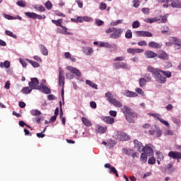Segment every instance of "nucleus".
Listing matches in <instances>:
<instances>
[{"mask_svg": "<svg viewBox=\"0 0 181 181\" xmlns=\"http://www.w3.org/2000/svg\"><path fill=\"white\" fill-rule=\"evenodd\" d=\"M134 148H136V150L139 151V152H142V148L144 147V145H142V143H141L139 141H138L137 139L134 140Z\"/></svg>", "mask_w": 181, "mask_h": 181, "instance_id": "nucleus-14", "label": "nucleus"}, {"mask_svg": "<svg viewBox=\"0 0 181 181\" xmlns=\"http://www.w3.org/2000/svg\"><path fill=\"white\" fill-rule=\"evenodd\" d=\"M160 122H162L163 125H165V127H168V128L170 127V124H169V122H168V121L163 119H160Z\"/></svg>", "mask_w": 181, "mask_h": 181, "instance_id": "nucleus-52", "label": "nucleus"}, {"mask_svg": "<svg viewBox=\"0 0 181 181\" xmlns=\"http://www.w3.org/2000/svg\"><path fill=\"white\" fill-rule=\"evenodd\" d=\"M116 141L115 140H110L109 143L107 144V148L111 149V148H114L116 145Z\"/></svg>", "mask_w": 181, "mask_h": 181, "instance_id": "nucleus-35", "label": "nucleus"}, {"mask_svg": "<svg viewBox=\"0 0 181 181\" xmlns=\"http://www.w3.org/2000/svg\"><path fill=\"white\" fill-rule=\"evenodd\" d=\"M107 8V4L104 2H102L100 5V11H105Z\"/></svg>", "mask_w": 181, "mask_h": 181, "instance_id": "nucleus-55", "label": "nucleus"}, {"mask_svg": "<svg viewBox=\"0 0 181 181\" xmlns=\"http://www.w3.org/2000/svg\"><path fill=\"white\" fill-rule=\"evenodd\" d=\"M30 80L31 81L28 83L30 88H32L33 90H40L44 94H50V93H52L50 89H49L46 85L41 83L39 86V79H37V78H31Z\"/></svg>", "mask_w": 181, "mask_h": 181, "instance_id": "nucleus-2", "label": "nucleus"}, {"mask_svg": "<svg viewBox=\"0 0 181 181\" xmlns=\"http://www.w3.org/2000/svg\"><path fill=\"white\" fill-rule=\"evenodd\" d=\"M35 18H36V19L41 21V19H46V16H45V15L40 16L39 14H36Z\"/></svg>", "mask_w": 181, "mask_h": 181, "instance_id": "nucleus-58", "label": "nucleus"}, {"mask_svg": "<svg viewBox=\"0 0 181 181\" xmlns=\"http://www.w3.org/2000/svg\"><path fill=\"white\" fill-rule=\"evenodd\" d=\"M122 62H115L113 63V69L115 70H119L121 69Z\"/></svg>", "mask_w": 181, "mask_h": 181, "instance_id": "nucleus-37", "label": "nucleus"}, {"mask_svg": "<svg viewBox=\"0 0 181 181\" xmlns=\"http://www.w3.org/2000/svg\"><path fill=\"white\" fill-rule=\"evenodd\" d=\"M25 62H29V64H31V66H33V67L35 69L40 66V64L38 62H33L29 59H25Z\"/></svg>", "mask_w": 181, "mask_h": 181, "instance_id": "nucleus-20", "label": "nucleus"}, {"mask_svg": "<svg viewBox=\"0 0 181 181\" xmlns=\"http://www.w3.org/2000/svg\"><path fill=\"white\" fill-rule=\"evenodd\" d=\"M4 17L6 18V19H8V21H13L14 18H13V16H9L8 14H4Z\"/></svg>", "mask_w": 181, "mask_h": 181, "instance_id": "nucleus-59", "label": "nucleus"}, {"mask_svg": "<svg viewBox=\"0 0 181 181\" xmlns=\"http://www.w3.org/2000/svg\"><path fill=\"white\" fill-rule=\"evenodd\" d=\"M47 98L49 101H52V100H56V96L54 95H49Z\"/></svg>", "mask_w": 181, "mask_h": 181, "instance_id": "nucleus-64", "label": "nucleus"}, {"mask_svg": "<svg viewBox=\"0 0 181 181\" xmlns=\"http://www.w3.org/2000/svg\"><path fill=\"white\" fill-rule=\"evenodd\" d=\"M5 34L7 36H11V37H13L14 39H16L18 37V35H14L13 33H12V31H10V30H6L5 31Z\"/></svg>", "mask_w": 181, "mask_h": 181, "instance_id": "nucleus-31", "label": "nucleus"}, {"mask_svg": "<svg viewBox=\"0 0 181 181\" xmlns=\"http://www.w3.org/2000/svg\"><path fill=\"white\" fill-rule=\"evenodd\" d=\"M82 52L86 55L90 56L94 53V50L90 47H82Z\"/></svg>", "mask_w": 181, "mask_h": 181, "instance_id": "nucleus-15", "label": "nucleus"}, {"mask_svg": "<svg viewBox=\"0 0 181 181\" xmlns=\"http://www.w3.org/2000/svg\"><path fill=\"white\" fill-rule=\"evenodd\" d=\"M144 78L147 83H149V81H151L152 80V76H151V74H146L144 75Z\"/></svg>", "mask_w": 181, "mask_h": 181, "instance_id": "nucleus-45", "label": "nucleus"}, {"mask_svg": "<svg viewBox=\"0 0 181 181\" xmlns=\"http://www.w3.org/2000/svg\"><path fill=\"white\" fill-rule=\"evenodd\" d=\"M36 13L33 12H25V16L30 18V19H36Z\"/></svg>", "mask_w": 181, "mask_h": 181, "instance_id": "nucleus-25", "label": "nucleus"}, {"mask_svg": "<svg viewBox=\"0 0 181 181\" xmlns=\"http://www.w3.org/2000/svg\"><path fill=\"white\" fill-rule=\"evenodd\" d=\"M127 53H130V54H136L139 53H144V49L139 48H129L127 49Z\"/></svg>", "mask_w": 181, "mask_h": 181, "instance_id": "nucleus-11", "label": "nucleus"}, {"mask_svg": "<svg viewBox=\"0 0 181 181\" xmlns=\"http://www.w3.org/2000/svg\"><path fill=\"white\" fill-rule=\"evenodd\" d=\"M132 26L133 29H136V28H139V26H141V23H139V21H135L134 22H133Z\"/></svg>", "mask_w": 181, "mask_h": 181, "instance_id": "nucleus-41", "label": "nucleus"}, {"mask_svg": "<svg viewBox=\"0 0 181 181\" xmlns=\"http://www.w3.org/2000/svg\"><path fill=\"white\" fill-rule=\"evenodd\" d=\"M66 78H68V80H71V79L74 78V74H66Z\"/></svg>", "mask_w": 181, "mask_h": 181, "instance_id": "nucleus-60", "label": "nucleus"}, {"mask_svg": "<svg viewBox=\"0 0 181 181\" xmlns=\"http://www.w3.org/2000/svg\"><path fill=\"white\" fill-rule=\"evenodd\" d=\"M0 67H6V69H9L11 67V62L9 61H5L4 63H0Z\"/></svg>", "mask_w": 181, "mask_h": 181, "instance_id": "nucleus-29", "label": "nucleus"}, {"mask_svg": "<svg viewBox=\"0 0 181 181\" xmlns=\"http://www.w3.org/2000/svg\"><path fill=\"white\" fill-rule=\"evenodd\" d=\"M163 135H165V136H172V135H173V132L169 130V129H165L164 130V132H163Z\"/></svg>", "mask_w": 181, "mask_h": 181, "instance_id": "nucleus-38", "label": "nucleus"}, {"mask_svg": "<svg viewBox=\"0 0 181 181\" xmlns=\"http://www.w3.org/2000/svg\"><path fill=\"white\" fill-rule=\"evenodd\" d=\"M86 83L88 86H90V87H92V88H95V90H98V86L94 83L93 81L87 79L86 81Z\"/></svg>", "mask_w": 181, "mask_h": 181, "instance_id": "nucleus-19", "label": "nucleus"}, {"mask_svg": "<svg viewBox=\"0 0 181 181\" xmlns=\"http://www.w3.org/2000/svg\"><path fill=\"white\" fill-rule=\"evenodd\" d=\"M83 21H85V22H93V18L85 16H83Z\"/></svg>", "mask_w": 181, "mask_h": 181, "instance_id": "nucleus-56", "label": "nucleus"}, {"mask_svg": "<svg viewBox=\"0 0 181 181\" xmlns=\"http://www.w3.org/2000/svg\"><path fill=\"white\" fill-rule=\"evenodd\" d=\"M121 69H124L125 70H129L130 66L128 64L125 62H122Z\"/></svg>", "mask_w": 181, "mask_h": 181, "instance_id": "nucleus-49", "label": "nucleus"}, {"mask_svg": "<svg viewBox=\"0 0 181 181\" xmlns=\"http://www.w3.org/2000/svg\"><path fill=\"white\" fill-rule=\"evenodd\" d=\"M158 21H160L161 23H166L168 18L165 16H160V18H158Z\"/></svg>", "mask_w": 181, "mask_h": 181, "instance_id": "nucleus-51", "label": "nucleus"}, {"mask_svg": "<svg viewBox=\"0 0 181 181\" xmlns=\"http://www.w3.org/2000/svg\"><path fill=\"white\" fill-rule=\"evenodd\" d=\"M16 5H18V6H21V8H25L26 6V2L23 1H19L16 2Z\"/></svg>", "mask_w": 181, "mask_h": 181, "instance_id": "nucleus-43", "label": "nucleus"}, {"mask_svg": "<svg viewBox=\"0 0 181 181\" xmlns=\"http://www.w3.org/2000/svg\"><path fill=\"white\" fill-rule=\"evenodd\" d=\"M34 9H36L37 11H39L40 12H45L46 11V8L43 6H40L38 4H35L33 6Z\"/></svg>", "mask_w": 181, "mask_h": 181, "instance_id": "nucleus-23", "label": "nucleus"}, {"mask_svg": "<svg viewBox=\"0 0 181 181\" xmlns=\"http://www.w3.org/2000/svg\"><path fill=\"white\" fill-rule=\"evenodd\" d=\"M156 136L157 138H159L160 136H162V130H160V129H159V127H156Z\"/></svg>", "mask_w": 181, "mask_h": 181, "instance_id": "nucleus-46", "label": "nucleus"}, {"mask_svg": "<svg viewBox=\"0 0 181 181\" xmlns=\"http://www.w3.org/2000/svg\"><path fill=\"white\" fill-rule=\"evenodd\" d=\"M149 165H155L156 163V160L153 157H150L148 160Z\"/></svg>", "mask_w": 181, "mask_h": 181, "instance_id": "nucleus-44", "label": "nucleus"}, {"mask_svg": "<svg viewBox=\"0 0 181 181\" xmlns=\"http://www.w3.org/2000/svg\"><path fill=\"white\" fill-rule=\"evenodd\" d=\"M169 158H172V159H177V162L181 159V153L178 151H170L168 153Z\"/></svg>", "mask_w": 181, "mask_h": 181, "instance_id": "nucleus-8", "label": "nucleus"}, {"mask_svg": "<svg viewBox=\"0 0 181 181\" xmlns=\"http://www.w3.org/2000/svg\"><path fill=\"white\" fill-rule=\"evenodd\" d=\"M139 46H148V43L145 40H141L137 42Z\"/></svg>", "mask_w": 181, "mask_h": 181, "instance_id": "nucleus-54", "label": "nucleus"}, {"mask_svg": "<svg viewBox=\"0 0 181 181\" xmlns=\"http://www.w3.org/2000/svg\"><path fill=\"white\" fill-rule=\"evenodd\" d=\"M147 71L153 74L157 83H160L161 84L166 83V77L168 78H170V77H172V73L170 71H165L159 68H154L151 65L147 66Z\"/></svg>", "mask_w": 181, "mask_h": 181, "instance_id": "nucleus-1", "label": "nucleus"}, {"mask_svg": "<svg viewBox=\"0 0 181 181\" xmlns=\"http://www.w3.org/2000/svg\"><path fill=\"white\" fill-rule=\"evenodd\" d=\"M102 121H104L105 124H109L110 125H112L114 122V118L111 117L110 116H107L105 117H101Z\"/></svg>", "mask_w": 181, "mask_h": 181, "instance_id": "nucleus-16", "label": "nucleus"}, {"mask_svg": "<svg viewBox=\"0 0 181 181\" xmlns=\"http://www.w3.org/2000/svg\"><path fill=\"white\" fill-rule=\"evenodd\" d=\"M125 60V57H117L114 59V62H124Z\"/></svg>", "mask_w": 181, "mask_h": 181, "instance_id": "nucleus-57", "label": "nucleus"}, {"mask_svg": "<svg viewBox=\"0 0 181 181\" xmlns=\"http://www.w3.org/2000/svg\"><path fill=\"white\" fill-rule=\"evenodd\" d=\"M45 6L47 9H48V11H50V9H52V7L53 6V5L52 4V2H50V1H47L45 4Z\"/></svg>", "mask_w": 181, "mask_h": 181, "instance_id": "nucleus-42", "label": "nucleus"}, {"mask_svg": "<svg viewBox=\"0 0 181 181\" xmlns=\"http://www.w3.org/2000/svg\"><path fill=\"white\" fill-rule=\"evenodd\" d=\"M81 121L86 127H91V122L87 117H82Z\"/></svg>", "mask_w": 181, "mask_h": 181, "instance_id": "nucleus-22", "label": "nucleus"}, {"mask_svg": "<svg viewBox=\"0 0 181 181\" xmlns=\"http://www.w3.org/2000/svg\"><path fill=\"white\" fill-rule=\"evenodd\" d=\"M168 57V54H166V52L164 51H162V52L158 54V58L162 59L163 60H167Z\"/></svg>", "mask_w": 181, "mask_h": 181, "instance_id": "nucleus-28", "label": "nucleus"}, {"mask_svg": "<svg viewBox=\"0 0 181 181\" xmlns=\"http://www.w3.org/2000/svg\"><path fill=\"white\" fill-rule=\"evenodd\" d=\"M110 104H112L113 105H115V107H122V103H121L119 101L117 100V99L115 98L110 102Z\"/></svg>", "mask_w": 181, "mask_h": 181, "instance_id": "nucleus-26", "label": "nucleus"}, {"mask_svg": "<svg viewBox=\"0 0 181 181\" xmlns=\"http://www.w3.org/2000/svg\"><path fill=\"white\" fill-rule=\"evenodd\" d=\"M124 33V29L115 28V30H113V33L110 35L111 39H119V37H121V35Z\"/></svg>", "mask_w": 181, "mask_h": 181, "instance_id": "nucleus-6", "label": "nucleus"}, {"mask_svg": "<svg viewBox=\"0 0 181 181\" xmlns=\"http://www.w3.org/2000/svg\"><path fill=\"white\" fill-rule=\"evenodd\" d=\"M123 95L125 97L132 98V97H138V93L134 91H131L129 90H126L123 92Z\"/></svg>", "mask_w": 181, "mask_h": 181, "instance_id": "nucleus-13", "label": "nucleus"}, {"mask_svg": "<svg viewBox=\"0 0 181 181\" xmlns=\"http://www.w3.org/2000/svg\"><path fill=\"white\" fill-rule=\"evenodd\" d=\"M95 25H97V26H103V25L104 24V22L98 18H96L95 20Z\"/></svg>", "mask_w": 181, "mask_h": 181, "instance_id": "nucleus-47", "label": "nucleus"}, {"mask_svg": "<svg viewBox=\"0 0 181 181\" xmlns=\"http://www.w3.org/2000/svg\"><path fill=\"white\" fill-rule=\"evenodd\" d=\"M141 11L143 13H145L146 15H148L149 13V8H143L141 9Z\"/></svg>", "mask_w": 181, "mask_h": 181, "instance_id": "nucleus-62", "label": "nucleus"}, {"mask_svg": "<svg viewBox=\"0 0 181 181\" xmlns=\"http://www.w3.org/2000/svg\"><path fill=\"white\" fill-rule=\"evenodd\" d=\"M110 173H114V175H116V177H118V171H117L115 167H111Z\"/></svg>", "mask_w": 181, "mask_h": 181, "instance_id": "nucleus-48", "label": "nucleus"}, {"mask_svg": "<svg viewBox=\"0 0 181 181\" xmlns=\"http://www.w3.org/2000/svg\"><path fill=\"white\" fill-rule=\"evenodd\" d=\"M146 83L148 82L146 81V79H145L144 78H141L139 79L140 87H145V86H146Z\"/></svg>", "mask_w": 181, "mask_h": 181, "instance_id": "nucleus-34", "label": "nucleus"}, {"mask_svg": "<svg viewBox=\"0 0 181 181\" xmlns=\"http://www.w3.org/2000/svg\"><path fill=\"white\" fill-rule=\"evenodd\" d=\"M62 23H63V19L59 18V19L57 20V23L55 25L57 26H59L60 28H62L63 26V25H62Z\"/></svg>", "mask_w": 181, "mask_h": 181, "instance_id": "nucleus-53", "label": "nucleus"}, {"mask_svg": "<svg viewBox=\"0 0 181 181\" xmlns=\"http://www.w3.org/2000/svg\"><path fill=\"white\" fill-rule=\"evenodd\" d=\"M90 106L91 107V108H93L95 110V108H97V103H95V102L94 101H91L90 102Z\"/></svg>", "mask_w": 181, "mask_h": 181, "instance_id": "nucleus-61", "label": "nucleus"}, {"mask_svg": "<svg viewBox=\"0 0 181 181\" xmlns=\"http://www.w3.org/2000/svg\"><path fill=\"white\" fill-rule=\"evenodd\" d=\"M142 152L146 153L147 155V156H152V155L153 153V150L152 149V148L151 146L146 145V146H144L142 148Z\"/></svg>", "mask_w": 181, "mask_h": 181, "instance_id": "nucleus-10", "label": "nucleus"}, {"mask_svg": "<svg viewBox=\"0 0 181 181\" xmlns=\"http://www.w3.org/2000/svg\"><path fill=\"white\" fill-rule=\"evenodd\" d=\"M125 37L127 39H132V31L131 30H127L125 33Z\"/></svg>", "mask_w": 181, "mask_h": 181, "instance_id": "nucleus-39", "label": "nucleus"}, {"mask_svg": "<svg viewBox=\"0 0 181 181\" xmlns=\"http://www.w3.org/2000/svg\"><path fill=\"white\" fill-rule=\"evenodd\" d=\"M140 160H141V162H146V160H148V155L145 153H142L140 157Z\"/></svg>", "mask_w": 181, "mask_h": 181, "instance_id": "nucleus-36", "label": "nucleus"}, {"mask_svg": "<svg viewBox=\"0 0 181 181\" xmlns=\"http://www.w3.org/2000/svg\"><path fill=\"white\" fill-rule=\"evenodd\" d=\"M153 36V34L149 31H143V35L142 37H152Z\"/></svg>", "mask_w": 181, "mask_h": 181, "instance_id": "nucleus-32", "label": "nucleus"}, {"mask_svg": "<svg viewBox=\"0 0 181 181\" xmlns=\"http://www.w3.org/2000/svg\"><path fill=\"white\" fill-rule=\"evenodd\" d=\"M169 40L173 43V45H175V46H177L175 47V49L177 50L181 48V40L178 37H170Z\"/></svg>", "mask_w": 181, "mask_h": 181, "instance_id": "nucleus-7", "label": "nucleus"}, {"mask_svg": "<svg viewBox=\"0 0 181 181\" xmlns=\"http://www.w3.org/2000/svg\"><path fill=\"white\" fill-rule=\"evenodd\" d=\"M105 95L107 98V101L109 103H110L114 99V95L111 94V92L106 93Z\"/></svg>", "mask_w": 181, "mask_h": 181, "instance_id": "nucleus-27", "label": "nucleus"}, {"mask_svg": "<svg viewBox=\"0 0 181 181\" xmlns=\"http://www.w3.org/2000/svg\"><path fill=\"white\" fill-rule=\"evenodd\" d=\"M107 131V127H103L101 126H98V132H100V134H104Z\"/></svg>", "mask_w": 181, "mask_h": 181, "instance_id": "nucleus-40", "label": "nucleus"}, {"mask_svg": "<svg viewBox=\"0 0 181 181\" xmlns=\"http://www.w3.org/2000/svg\"><path fill=\"white\" fill-rule=\"evenodd\" d=\"M144 56H146V59H155V57H157L158 54L151 50H147L145 51Z\"/></svg>", "mask_w": 181, "mask_h": 181, "instance_id": "nucleus-12", "label": "nucleus"}, {"mask_svg": "<svg viewBox=\"0 0 181 181\" xmlns=\"http://www.w3.org/2000/svg\"><path fill=\"white\" fill-rule=\"evenodd\" d=\"M40 50L43 56H47V54H49V51L47 50V48L45 47V45H40Z\"/></svg>", "mask_w": 181, "mask_h": 181, "instance_id": "nucleus-24", "label": "nucleus"}, {"mask_svg": "<svg viewBox=\"0 0 181 181\" xmlns=\"http://www.w3.org/2000/svg\"><path fill=\"white\" fill-rule=\"evenodd\" d=\"M170 5L172 8H181V1L179 0H174Z\"/></svg>", "mask_w": 181, "mask_h": 181, "instance_id": "nucleus-18", "label": "nucleus"}, {"mask_svg": "<svg viewBox=\"0 0 181 181\" xmlns=\"http://www.w3.org/2000/svg\"><path fill=\"white\" fill-rule=\"evenodd\" d=\"M148 46L149 47H153V49H160L162 44L152 41L148 42Z\"/></svg>", "mask_w": 181, "mask_h": 181, "instance_id": "nucleus-17", "label": "nucleus"}, {"mask_svg": "<svg viewBox=\"0 0 181 181\" xmlns=\"http://www.w3.org/2000/svg\"><path fill=\"white\" fill-rule=\"evenodd\" d=\"M109 114L111 117H117V111L115 110H110Z\"/></svg>", "mask_w": 181, "mask_h": 181, "instance_id": "nucleus-63", "label": "nucleus"}, {"mask_svg": "<svg viewBox=\"0 0 181 181\" xmlns=\"http://www.w3.org/2000/svg\"><path fill=\"white\" fill-rule=\"evenodd\" d=\"M133 152H134V149H131V148L124 149V153H125V155H127V156H132Z\"/></svg>", "mask_w": 181, "mask_h": 181, "instance_id": "nucleus-30", "label": "nucleus"}, {"mask_svg": "<svg viewBox=\"0 0 181 181\" xmlns=\"http://www.w3.org/2000/svg\"><path fill=\"white\" fill-rule=\"evenodd\" d=\"M59 86H62V84L61 94L62 97L63 104H64V76L63 74V70H62V68H59Z\"/></svg>", "mask_w": 181, "mask_h": 181, "instance_id": "nucleus-4", "label": "nucleus"}, {"mask_svg": "<svg viewBox=\"0 0 181 181\" xmlns=\"http://www.w3.org/2000/svg\"><path fill=\"white\" fill-rule=\"evenodd\" d=\"M116 139H117V141H129L131 137H129V135L125 132H117L116 134Z\"/></svg>", "mask_w": 181, "mask_h": 181, "instance_id": "nucleus-5", "label": "nucleus"}, {"mask_svg": "<svg viewBox=\"0 0 181 181\" xmlns=\"http://www.w3.org/2000/svg\"><path fill=\"white\" fill-rule=\"evenodd\" d=\"M32 90L33 89H32V88L30 87V88L28 86L24 87L23 88V90H21V93L23 94H26V95L30 94V93H32Z\"/></svg>", "mask_w": 181, "mask_h": 181, "instance_id": "nucleus-21", "label": "nucleus"}, {"mask_svg": "<svg viewBox=\"0 0 181 181\" xmlns=\"http://www.w3.org/2000/svg\"><path fill=\"white\" fill-rule=\"evenodd\" d=\"M122 112L124 114L126 120L128 121L129 124H135V119L138 118V114L132 110L131 107L124 105L122 107Z\"/></svg>", "mask_w": 181, "mask_h": 181, "instance_id": "nucleus-3", "label": "nucleus"}, {"mask_svg": "<svg viewBox=\"0 0 181 181\" xmlns=\"http://www.w3.org/2000/svg\"><path fill=\"white\" fill-rule=\"evenodd\" d=\"M30 114L33 117H37V115H40V114H42V112L37 110H32L30 111Z\"/></svg>", "mask_w": 181, "mask_h": 181, "instance_id": "nucleus-33", "label": "nucleus"}, {"mask_svg": "<svg viewBox=\"0 0 181 181\" xmlns=\"http://www.w3.org/2000/svg\"><path fill=\"white\" fill-rule=\"evenodd\" d=\"M66 69L69 70V71H71V73H73V74H75V76L77 77H81V72L77 68L69 66H67Z\"/></svg>", "mask_w": 181, "mask_h": 181, "instance_id": "nucleus-9", "label": "nucleus"}, {"mask_svg": "<svg viewBox=\"0 0 181 181\" xmlns=\"http://www.w3.org/2000/svg\"><path fill=\"white\" fill-rule=\"evenodd\" d=\"M156 155L158 159H159L160 160H162V159H163V153H162V152L157 151L156 153Z\"/></svg>", "mask_w": 181, "mask_h": 181, "instance_id": "nucleus-50", "label": "nucleus"}]
</instances>
